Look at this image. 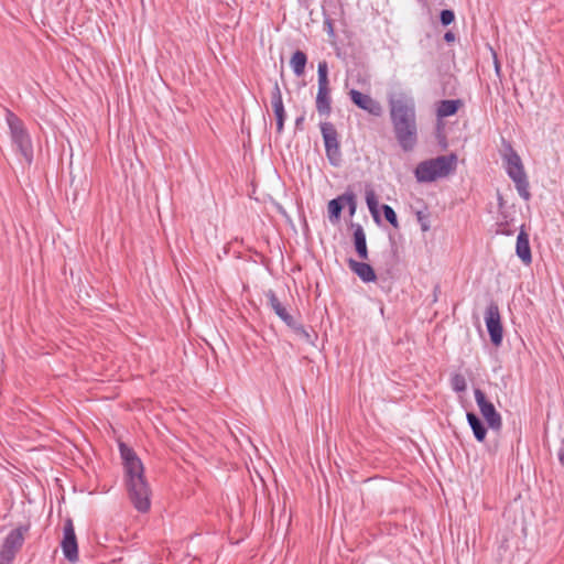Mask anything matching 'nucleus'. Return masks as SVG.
Masks as SVG:
<instances>
[{"label": "nucleus", "mask_w": 564, "mask_h": 564, "mask_svg": "<svg viewBox=\"0 0 564 564\" xmlns=\"http://www.w3.org/2000/svg\"><path fill=\"white\" fill-rule=\"evenodd\" d=\"M389 110L395 140L404 152L412 151L419 138L414 99L394 95L389 99Z\"/></svg>", "instance_id": "1"}, {"label": "nucleus", "mask_w": 564, "mask_h": 564, "mask_svg": "<svg viewBox=\"0 0 564 564\" xmlns=\"http://www.w3.org/2000/svg\"><path fill=\"white\" fill-rule=\"evenodd\" d=\"M119 449L129 499L139 512H148L151 507V489L144 477L143 464L135 452L124 443L119 444Z\"/></svg>", "instance_id": "2"}, {"label": "nucleus", "mask_w": 564, "mask_h": 564, "mask_svg": "<svg viewBox=\"0 0 564 564\" xmlns=\"http://www.w3.org/2000/svg\"><path fill=\"white\" fill-rule=\"evenodd\" d=\"M456 166V154L438 155L420 162L414 170V175L419 183H432L453 174Z\"/></svg>", "instance_id": "3"}, {"label": "nucleus", "mask_w": 564, "mask_h": 564, "mask_svg": "<svg viewBox=\"0 0 564 564\" xmlns=\"http://www.w3.org/2000/svg\"><path fill=\"white\" fill-rule=\"evenodd\" d=\"M508 153L505 154L507 163L506 171L509 177L513 181L519 195L524 199L529 200L531 197L529 191V181L524 172V167L519 154L512 149L510 144H507Z\"/></svg>", "instance_id": "4"}, {"label": "nucleus", "mask_w": 564, "mask_h": 564, "mask_svg": "<svg viewBox=\"0 0 564 564\" xmlns=\"http://www.w3.org/2000/svg\"><path fill=\"white\" fill-rule=\"evenodd\" d=\"M28 527H19L6 536L0 547V564H11L24 543V533Z\"/></svg>", "instance_id": "5"}, {"label": "nucleus", "mask_w": 564, "mask_h": 564, "mask_svg": "<svg viewBox=\"0 0 564 564\" xmlns=\"http://www.w3.org/2000/svg\"><path fill=\"white\" fill-rule=\"evenodd\" d=\"M321 132L324 139L326 156L333 166H339L341 163V152L338 142V133L332 122L321 123Z\"/></svg>", "instance_id": "6"}, {"label": "nucleus", "mask_w": 564, "mask_h": 564, "mask_svg": "<svg viewBox=\"0 0 564 564\" xmlns=\"http://www.w3.org/2000/svg\"><path fill=\"white\" fill-rule=\"evenodd\" d=\"M8 123L11 131V137L13 143L17 145L20 153L24 156L28 163L32 162V145L30 138L24 130L22 122L10 113L8 118Z\"/></svg>", "instance_id": "7"}, {"label": "nucleus", "mask_w": 564, "mask_h": 564, "mask_svg": "<svg viewBox=\"0 0 564 564\" xmlns=\"http://www.w3.org/2000/svg\"><path fill=\"white\" fill-rule=\"evenodd\" d=\"M476 403L488 426L492 431H499L502 426L501 415L497 412L494 403L489 401L480 389L474 391Z\"/></svg>", "instance_id": "8"}, {"label": "nucleus", "mask_w": 564, "mask_h": 564, "mask_svg": "<svg viewBox=\"0 0 564 564\" xmlns=\"http://www.w3.org/2000/svg\"><path fill=\"white\" fill-rule=\"evenodd\" d=\"M485 322L491 344L499 347L503 338V328L497 303L491 302L488 305L485 314Z\"/></svg>", "instance_id": "9"}, {"label": "nucleus", "mask_w": 564, "mask_h": 564, "mask_svg": "<svg viewBox=\"0 0 564 564\" xmlns=\"http://www.w3.org/2000/svg\"><path fill=\"white\" fill-rule=\"evenodd\" d=\"M61 547L65 558L68 562L75 563L78 561L77 538L75 534L73 520L70 518L66 519L64 522Z\"/></svg>", "instance_id": "10"}, {"label": "nucleus", "mask_w": 564, "mask_h": 564, "mask_svg": "<svg viewBox=\"0 0 564 564\" xmlns=\"http://www.w3.org/2000/svg\"><path fill=\"white\" fill-rule=\"evenodd\" d=\"M351 101L360 109L368 113L380 117L382 115V106L379 101L375 100L369 95L362 94L359 90L351 89L349 91Z\"/></svg>", "instance_id": "11"}, {"label": "nucleus", "mask_w": 564, "mask_h": 564, "mask_svg": "<svg viewBox=\"0 0 564 564\" xmlns=\"http://www.w3.org/2000/svg\"><path fill=\"white\" fill-rule=\"evenodd\" d=\"M271 105L273 108V112L276 120V132L281 134L284 129V121L286 119V113L282 100V94L279 86V83L274 80L273 87L271 90Z\"/></svg>", "instance_id": "12"}, {"label": "nucleus", "mask_w": 564, "mask_h": 564, "mask_svg": "<svg viewBox=\"0 0 564 564\" xmlns=\"http://www.w3.org/2000/svg\"><path fill=\"white\" fill-rule=\"evenodd\" d=\"M328 73H318V93L316 97V109L321 115H329L330 98L328 88Z\"/></svg>", "instance_id": "13"}, {"label": "nucleus", "mask_w": 564, "mask_h": 564, "mask_svg": "<svg viewBox=\"0 0 564 564\" xmlns=\"http://www.w3.org/2000/svg\"><path fill=\"white\" fill-rule=\"evenodd\" d=\"M362 261H357L352 258L348 259L347 263L349 269L358 275V278L366 283L375 282L377 280L376 272L373 268L369 264Z\"/></svg>", "instance_id": "14"}, {"label": "nucleus", "mask_w": 564, "mask_h": 564, "mask_svg": "<svg viewBox=\"0 0 564 564\" xmlns=\"http://www.w3.org/2000/svg\"><path fill=\"white\" fill-rule=\"evenodd\" d=\"M265 297L268 300V305L272 311L285 323V325H291L294 317L286 311L275 292L272 290L267 291Z\"/></svg>", "instance_id": "15"}, {"label": "nucleus", "mask_w": 564, "mask_h": 564, "mask_svg": "<svg viewBox=\"0 0 564 564\" xmlns=\"http://www.w3.org/2000/svg\"><path fill=\"white\" fill-rule=\"evenodd\" d=\"M516 253L524 264L532 262L529 235L523 229L520 230L517 237Z\"/></svg>", "instance_id": "16"}, {"label": "nucleus", "mask_w": 564, "mask_h": 564, "mask_svg": "<svg viewBox=\"0 0 564 564\" xmlns=\"http://www.w3.org/2000/svg\"><path fill=\"white\" fill-rule=\"evenodd\" d=\"M354 230V245L358 257L361 260H368L369 253L367 248L366 234L360 225H352Z\"/></svg>", "instance_id": "17"}, {"label": "nucleus", "mask_w": 564, "mask_h": 564, "mask_svg": "<svg viewBox=\"0 0 564 564\" xmlns=\"http://www.w3.org/2000/svg\"><path fill=\"white\" fill-rule=\"evenodd\" d=\"M467 422L478 442H484L487 435V427L481 419L474 412H467Z\"/></svg>", "instance_id": "18"}, {"label": "nucleus", "mask_w": 564, "mask_h": 564, "mask_svg": "<svg viewBox=\"0 0 564 564\" xmlns=\"http://www.w3.org/2000/svg\"><path fill=\"white\" fill-rule=\"evenodd\" d=\"M345 207L344 194L328 202L327 213L328 219L332 224L339 221L341 212Z\"/></svg>", "instance_id": "19"}, {"label": "nucleus", "mask_w": 564, "mask_h": 564, "mask_svg": "<svg viewBox=\"0 0 564 564\" xmlns=\"http://www.w3.org/2000/svg\"><path fill=\"white\" fill-rule=\"evenodd\" d=\"M462 106V101L459 99H445L440 101L437 107V116L440 118H446L455 115L459 107Z\"/></svg>", "instance_id": "20"}, {"label": "nucleus", "mask_w": 564, "mask_h": 564, "mask_svg": "<svg viewBox=\"0 0 564 564\" xmlns=\"http://www.w3.org/2000/svg\"><path fill=\"white\" fill-rule=\"evenodd\" d=\"M366 203L373 220L380 223L379 202L373 189L366 191Z\"/></svg>", "instance_id": "21"}, {"label": "nucleus", "mask_w": 564, "mask_h": 564, "mask_svg": "<svg viewBox=\"0 0 564 564\" xmlns=\"http://www.w3.org/2000/svg\"><path fill=\"white\" fill-rule=\"evenodd\" d=\"M307 62V56L303 51H295L290 59L293 70H304Z\"/></svg>", "instance_id": "22"}, {"label": "nucleus", "mask_w": 564, "mask_h": 564, "mask_svg": "<svg viewBox=\"0 0 564 564\" xmlns=\"http://www.w3.org/2000/svg\"><path fill=\"white\" fill-rule=\"evenodd\" d=\"M288 326L304 341L310 344L313 343L312 335L295 318H293L291 325Z\"/></svg>", "instance_id": "23"}, {"label": "nucleus", "mask_w": 564, "mask_h": 564, "mask_svg": "<svg viewBox=\"0 0 564 564\" xmlns=\"http://www.w3.org/2000/svg\"><path fill=\"white\" fill-rule=\"evenodd\" d=\"M381 210L386 220L394 228H399V221L394 209L390 205L383 204L381 206Z\"/></svg>", "instance_id": "24"}, {"label": "nucleus", "mask_w": 564, "mask_h": 564, "mask_svg": "<svg viewBox=\"0 0 564 564\" xmlns=\"http://www.w3.org/2000/svg\"><path fill=\"white\" fill-rule=\"evenodd\" d=\"M452 388L456 392H464L467 388L466 379L460 373H455L451 379Z\"/></svg>", "instance_id": "25"}, {"label": "nucleus", "mask_w": 564, "mask_h": 564, "mask_svg": "<svg viewBox=\"0 0 564 564\" xmlns=\"http://www.w3.org/2000/svg\"><path fill=\"white\" fill-rule=\"evenodd\" d=\"M455 21V13L451 9H443L440 12V22L443 26H447Z\"/></svg>", "instance_id": "26"}, {"label": "nucleus", "mask_w": 564, "mask_h": 564, "mask_svg": "<svg viewBox=\"0 0 564 564\" xmlns=\"http://www.w3.org/2000/svg\"><path fill=\"white\" fill-rule=\"evenodd\" d=\"M344 199L345 205L348 206L350 216H352L357 208L356 195L352 192H346L344 193Z\"/></svg>", "instance_id": "27"}, {"label": "nucleus", "mask_w": 564, "mask_h": 564, "mask_svg": "<svg viewBox=\"0 0 564 564\" xmlns=\"http://www.w3.org/2000/svg\"><path fill=\"white\" fill-rule=\"evenodd\" d=\"M416 219L421 226L422 231H427L431 228L429 215L424 212H417L416 213Z\"/></svg>", "instance_id": "28"}, {"label": "nucleus", "mask_w": 564, "mask_h": 564, "mask_svg": "<svg viewBox=\"0 0 564 564\" xmlns=\"http://www.w3.org/2000/svg\"><path fill=\"white\" fill-rule=\"evenodd\" d=\"M556 455H557V458H558V462L561 463V465L564 466V440H562L561 446L557 449Z\"/></svg>", "instance_id": "29"}, {"label": "nucleus", "mask_w": 564, "mask_h": 564, "mask_svg": "<svg viewBox=\"0 0 564 564\" xmlns=\"http://www.w3.org/2000/svg\"><path fill=\"white\" fill-rule=\"evenodd\" d=\"M324 25H325V28H326V30H327L328 34L333 35V34H334V28H333V22H332V20H330V19H328V18H327V19H325V21H324Z\"/></svg>", "instance_id": "30"}, {"label": "nucleus", "mask_w": 564, "mask_h": 564, "mask_svg": "<svg viewBox=\"0 0 564 564\" xmlns=\"http://www.w3.org/2000/svg\"><path fill=\"white\" fill-rule=\"evenodd\" d=\"M444 41L446 43H452L455 41V34L452 32V31H447L445 34H444Z\"/></svg>", "instance_id": "31"}, {"label": "nucleus", "mask_w": 564, "mask_h": 564, "mask_svg": "<svg viewBox=\"0 0 564 564\" xmlns=\"http://www.w3.org/2000/svg\"><path fill=\"white\" fill-rule=\"evenodd\" d=\"M490 52H491V55L494 56L495 70L499 72L500 70V63L497 59L496 53L492 50H490Z\"/></svg>", "instance_id": "32"}, {"label": "nucleus", "mask_w": 564, "mask_h": 564, "mask_svg": "<svg viewBox=\"0 0 564 564\" xmlns=\"http://www.w3.org/2000/svg\"><path fill=\"white\" fill-rule=\"evenodd\" d=\"M440 292H441V286H440L438 284H436V285L434 286V290H433L434 302H436V301H437V295H438V293H440Z\"/></svg>", "instance_id": "33"}, {"label": "nucleus", "mask_w": 564, "mask_h": 564, "mask_svg": "<svg viewBox=\"0 0 564 564\" xmlns=\"http://www.w3.org/2000/svg\"><path fill=\"white\" fill-rule=\"evenodd\" d=\"M303 122H304V117H299V118H296V120H295V127H296V129H301V128H302Z\"/></svg>", "instance_id": "34"}, {"label": "nucleus", "mask_w": 564, "mask_h": 564, "mask_svg": "<svg viewBox=\"0 0 564 564\" xmlns=\"http://www.w3.org/2000/svg\"><path fill=\"white\" fill-rule=\"evenodd\" d=\"M317 70H327V63L325 61L319 62Z\"/></svg>", "instance_id": "35"}, {"label": "nucleus", "mask_w": 564, "mask_h": 564, "mask_svg": "<svg viewBox=\"0 0 564 564\" xmlns=\"http://www.w3.org/2000/svg\"><path fill=\"white\" fill-rule=\"evenodd\" d=\"M496 75L499 78V82L502 84V82H503V77H502L503 73L497 72Z\"/></svg>", "instance_id": "36"}, {"label": "nucleus", "mask_w": 564, "mask_h": 564, "mask_svg": "<svg viewBox=\"0 0 564 564\" xmlns=\"http://www.w3.org/2000/svg\"><path fill=\"white\" fill-rule=\"evenodd\" d=\"M498 200H499V206L501 207L502 203H503V199H502V196L500 194L498 195Z\"/></svg>", "instance_id": "37"}, {"label": "nucleus", "mask_w": 564, "mask_h": 564, "mask_svg": "<svg viewBox=\"0 0 564 564\" xmlns=\"http://www.w3.org/2000/svg\"><path fill=\"white\" fill-rule=\"evenodd\" d=\"M159 74V78H161L162 80H164V78L162 77L161 73H158Z\"/></svg>", "instance_id": "38"}, {"label": "nucleus", "mask_w": 564, "mask_h": 564, "mask_svg": "<svg viewBox=\"0 0 564 564\" xmlns=\"http://www.w3.org/2000/svg\"><path fill=\"white\" fill-rule=\"evenodd\" d=\"M417 1L421 2V3H425V0H417Z\"/></svg>", "instance_id": "39"}]
</instances>
